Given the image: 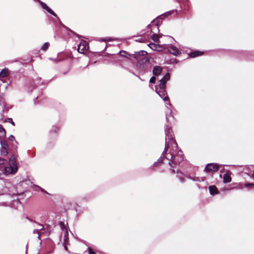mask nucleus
<instances>
[{"instance_id":"f257e3e1","label":"nucleus","mask_w":254,"mask_h":254,"mask_svg":"<svg viewBox=\"0 0 254 254\" xmlns=\"http://www.w3.org/2000/svg\"><path fill=\"white\" fill-rule=\"evenodd\" d=\"M0 143L1 145L0 155L3 156H6L9 152H10L11 150L16 151L18 144L12 135L9 136L8 140L0 139Z\"/></svg>"},{"instance_id":"f03ea898","label":"nucleus","mask_w":254,"mask_h":254,"mask_svg":"<svg viewBox=\"0 0 254 254\" xmlns=\"http://www.w3.org/2000/svg\"><path fill=\"white\" fill-rule=\"evenodd\" d=\"M170 78V74L169 73H166L163 77L159 80V84L155 86V91L165 102H167L166 104H168L170 107H171L166 90V84L167 82L169 80Z\"/></svg>"},{"instance_id":"7ed1b4c3","label":"nucleus","mask_w":254,"mask_h":254,"mask_svg":"<svg viewBox=\"0 0 254 254\" xmlns=\"http://www.w3.org/2000/svg\"><path fill=\"white\" fill-rule=\"evenodd\" d=\"M184 154L181 150L177 151V153H169L167 156H165L167 163L171 167V171L172 174L175 173L174 169L175 167L179 165L184 160Z\"/></svg>"},{"instance_id":"20e7f679","label":"nucleus","mask_w":254,"mask_h":254,"mask_svg":"<svg viewBox=\"0 0 254 254\" xmlns=\"http://www.w3.org/2000/svg\"><path fill=\"white\" fill-rule=\"evenodd\" d=\"M7 160L0 157V169H4L5 173L14 174L18 170L17 163L13 155L11 156L8 160V165L6 166Z\"/></svg>"},{"instance_id":"39448f33","label":"nucleus","mask_w":254,"mask_h":254,"mask_svg":"<svg viewBox=\"0 0 254 254\" xmlns=\"http://www.w3.org/2000/svg\"><path fill=\"white\" fill-rule=\"evenodd\" d=\"M165 140H168L172 141V146L173 147L178 148V144L176 141L174 140V134L173 132L172 128L166 125L165 127Z\"/></svg>"},{"instance_id":"423d86ee","label":"nucleus","mask_w":254,"mask_h":254,"mask_svg":"<svg viewBox=\"0 0 254 254\" xmlns=\"http://www.w3.org/2000/svg\"><path fill=\"white\" fill-rule=\"evenodd\" d=\"M161 18L160 17H158L156 20H153L151 25H148L147 26V28L150 29V32H152V31L154 29L156 28L158 32H159V27L158 26L160 22H161Z\"/></svg>"},{"instance_id":"0eeeda50","label":"nucleus","mask_w":254,"mask_h":254,"mask_svg":"<svg viewBox=\"0 0 254 254\" xmlns=\"http://www.w3.org/2000/svg\"><path fill=\"white\" fill-rule=\"evenodd\" d=\"M220 165L217 163H209L205 168L206 172H213L217 171L219 168Z\"/></svg>"},{"instance_id":"6e6552de","label":"nucleus","mask_w":254,"mask_h":254,"mask_svg":"<svg viewBox=\"0 0 254 254\" xmlns=\"http://www.w3.org/2000/svg\"><path fill=\"white\" fill-rule=\"evenodd\" d=\"M88 49V43L86 41H82L78 46L77 51L79 53L83 54Z\"/></svg>"},{"instance_id":"1a4fd4ad","label":"nucleus","mask_w":254,"mask_h":254,"mask_svg":"<svg viewBox=\"0 0 254 254\" xmlns=\"http://www.w3.org/2000/svg\"><path fill=\"white\" fill-rule=\"evenodd\" d=\"M167 49L169 52L174 56H177L178 55L181 53L179 50L176 47L173 45L171 44L168 45Z\"/></svg>"},{"instance_id":"9d476101","label":"nucleus","mask_w":254,"mask_h":254,"mask_svg":"<svg viewBox=\"0 0 254 254\" xmlns=\"http://www.w3.org/2000/svg\"><path fill=\"white\" fill-rule=\"evenodd\" d=\"M161 163L164 164L167 163V162L165 158V156H164V153L162 154L161 157L158 159V160L156 162H155L154 163V164L150 167V168H153V167L157 166L158 164Z\"/></svg>"},{"instance_id":"9b49d317","label":"nucleus","mask_w":254,"mask_h":254,"mask_svg":"<svg viewBox=\"0 0 254 254\" xmlns=\"http://www.w3.org/2000/svg\"><path fill=\"white\" fill-rule=\"evenodd\" d=\"M43 9L46 10L48 12L51 14L53 16L57 17V14L44 2L41 1L39 3Z\"/></svg>"},{"instance_id":"f8f14e48","label":"nucleus","mask_w":254,"mask_h":254,"mask_svg":"<svg viewBox=\"0 0 254 254\" xmlns=\"http://www.w3.org/2000/svg\"><path fill=\"white\" fill-rule=\"evenodd\" d=\"M209 191L210 193L212 195L219 193V191L217 188L215 186H209Z\"/></svg>"},{"instance_id":"ddd939ff","label":"nucleus","mask_w":254,"mask_h":254,"mask_svg":"<svg viewBox=\"0 0 254 254\" xmlns=\"http://www.w3.org/2000/svg\"><path fill=\"white\" fill-rule=\"evenodd\" d=\"M162 67L160 66H155L153 69V74L154 75L158 76L161 74L162 71Z\"/></svg>"},{"instance_id":"4468645a","label":"nucleus","mask_w":254,"mask_h":254,"mask_svg":"<svg viewBox=\"0 0 254 254\" xmlns=\"http://www.w3.org/2000/svg\"><path fill=\"white\" fill-rule=\"evenodd\" d=\"M10 71L7 68H4L0 72V77H5L9 75Z\"/></svg>"},{"instance_id":"2eb2a0df","label":"nucleus","mask_w":254,"mask_h":254,"mask_svg":"<svg viewBox=\"0 0 254 254\" xmlns=\"http://www.w3.org/2000/svg\"><path fill=\"white\" fill-rule=\"evenodd\" d=\"M203 52H200V51H194L190 53V58H195L197 56H201L203 54Z\"/></svg>"},{"instance_id":"dca6fc26","label":"nucleus","mask_w":254,"mask_h":254,"mask_svg":"<svg viewBox=\"0 0 254 254\" xmlns=\"http://www.w3.org/2000/svg\"><path fill=\"white\" fill-rule=\"evenodd\" d=\"M232 179L230 176L227 174H225L223 176V182L225 184L231 182Z\"/></svg>"},{"instance_id":"f3484780","label":"nucleus","mask_w":254,"mask_h":254,"mask_svg":"<svg viewBox=\"0 0 254 254\" xmlns=\"http://www.w3.org/2000/svg\"><path fill=\"white\" fill-rule=\"evenodd\" d=\"M169 141L168 140H165V149L162 153H164V156H167L168 153H166L169 147Z\"/></svg>"},{"instance_id":"a211bd4d","label":"nucleus","mask_w":254,"mask_h":254,"mask_svg":"<svg viewBox=\"0 0 254 254\" xmlns=\"http://www.w3.org/2000/svg\"><path fill=\"white\" fill-rule=\"evenodd\" d=\"M37 224L38 225H39L40 226H41V228H40L39 229H34L33 230V233L34 234H35V233H37L38 234V238L39 239H40V231L42 230V229H43L44 228V227L43 226V225L40 223H37Z\"/></svg>"},{"instance_id":"6ab92c4d","label":"nucleus","mask_w":254,"mask_h":254,"mask_svg":"<svg viewBox=\"0 0 254 254\" xmlns=\"http://www.w3.org/2000/svg\"><path fill=\"white\" fill-rule=\"evenodd\" d=\"M5 131L4 128H3L1 126H0V139L4 137L5 136Z\"/></svg>"},{"instance_id":"aec40b11","label":"nucleus","mask_w":254,"mask_h":254,"mask_svg":"<svg viewBox=\"0 0 254 254\" xmlns=\"http://www.w3.org/2000/svg\"><path fill=\"white\" fill-rule=\"evenodd\" d=\"M151 38L154 42L156 43L159 42V37L157 34L155 33L153 34V35L151 36Z\"/></svg>"},{"instance_id":"412c9836","label":"nucleus","mask_w":254,"mask_h":254,"mask_svg":"<svg viewBox=\"0 0 254 254\" xmlns=\"http://www.w3.org/2000/svg\"><path fill=\"white\" fill-rule=\"evenodd\" d=\"M50 46V43L48 42H46L44 44V45L41 47V50L43 51H46L49 48Z\"/></svg>"},{"instance_id":"4be33fe9","label":"nucleus","mask_w":254,"mask_h":254,"mask_svg":"<svg viewBox=\"0 0 254 254\" xmlns=\"http://www.w3.org/2000/svg\"><path fill=\"white\" fill-rule=\"evenodd\" d=\"M177 173L178 174L177 177L179 179L180 182L184 183L185 182V180L182 177V173L181 172H179V171H177Z\"/></svg>"},{"instance_id":"5701e85b","label":"nucleus","mask_w":254,"mask_h":254,"mask_svg":"<svg viewBox=\"0 0 254 254\" xmlns=\"http://www.w3.org/2000/svg\"><path fill=\"white\" fill-rule=\"evenodd\" d=\"M136 53L138 55L145 56L147 54V52H146L145 51L141 50L138 52H136Z\"/></svg>"},{"instance_id":"b1692460","label":"nucleus","mask_w":254,"mask_h":254,"mask_svg":"<svg viewBox=\"0 0 254 254\" xmlns=\"http://www.w3.org/2000/svg\"><path fill=\"white\" fill-rule=\"evenodd\" d=\"M149 47L152 50H155L157 48V45L154 43H150L148 45Z\"/></svg>"},{"instance_id":"393cba45","label":"nucleus","mask_w":254,"mask_h":254,"mask_svg":"<svg viewBox=\"0 0 254 254\" xmlns=\"http://www.w3.org/2000/svg\"><path fill=\"white\" fill-rule=\"evenodd\" d=\"M253 186H254V184L252 183H248L245 184V187L247 188H250Z\"/></svg>"},{"instance_id":"a878e982","label":"nucleus","mask_w":254,"mask_h":254,"mask_svg":"<svg viewBox=\"0 0 254 254\" xmlns=\"http://www.w3.org/2000/svg\"><path fill=\"white\" fill-rule=\"evenodd\" d=\"M205 180V177H196L195 181L196 182H202Z\"/></svg>"},{"instance_id":"bb28decb","label":"nucleus","mask_w":254,"mask_h":254,"mask_svg":"<svg viewBox=\"0 0 254 254\" xmlns=\"http://www.w3.org/2000/svg\"><path fill=\"white\" fill-rule=\"evenodd\" d=\"M155 80H156V77L155 76H152L150 79L149 82L151 83H154L155 82Z\"/></svg>"},{"instance_id":"cd10ccee","label":"nucleus","mask_w":254,"mask_h":254,"mask_svg":"<svg viewBox=\"0 0 254 254\" xmlns=\"http://www.w3.org/2000/svg\"><path fill=\"white\" fill-rule=\"evenodd\" d=\"M88 251L89 252V254H96V253L93 251V250L90 247L88 248Z\"/></svg>"},{"instance_id":"c85d7f7f","label":"nucleus","mask_w":254,"mask_h":254,"mask_svg":"<svg viewBox=\"0 0 254 254\" xmlns=\"http://www.w3.org/2000/svg\"><path fill=\"white\" fill-rule=\"evenodd\" d=\"M120 54L122 56L126 57V55L127 54V53L126 51H122L120 52Z\"/></svg>"},{"instance_id":"c756f323","label":"nucleus","mask_w":254,"mask_h":254,"mask_svg":"<svg viewBox=\"0 0 254 254\" xmlns=\"http://www.w3.org/2000/svg\"><path fill=\"white\" fill-rule=\"evenodd\" d=\"M101 41H111L112 39L111 38H107L105 39H103L101 40Z\"/></svg>"},{"instance_id":"7c9ffc66","label":"nucleus","mask_w":254,"mask_h":254,"mask_svg":"<svg viewBox=\"0 0 254 254\" xmlns=\"http://www.w3.org/2000/svg\"><path fill=\"white\" fill-rule=\"evenodd\" d=\"M38 188L40 189V190L44 192H45V193H46L48 194V192H47V191H46V190H44L43 189H42V188H41V187H38Z\"/></svg>"},{"instance_id":"2f4dec72","label":"nucleus","mask_w":254,"mask_h":254,"mask_svg":"<svg viewBox=\"0 0 254 254\" xmlns=\"http://www.w3.org/2000/svg\"><path fill=\"white\" fill-rule=\"evenodd\" d=\"M237 187L236 186V187H233V188H229V189H226V190H233V189H236V188H237Z\"/></svg>"},{"instance_id":"473e14b6","label":"nucleus","mask_w":254,"mask_h":254,"mask_svg":"<svg viewBox=\"0 0 254 254\" xmlns=\"http://www.w3.org/2000/svg\"><path fill=\"white\" fill-rule=\"evenodd\" d=\"M189 178H190V179L192 180L193 181H195V180H196V177L195 178H193V177H191L190 176H189Z\"/></svg>"},{"instance_id":"72a5a7b5","label":"nucleus","mask_w":254,"mask_h":254,"mask_svg":"<svg viewBox=\"0 0 254 254\" xmlns=\"http://www.w3.org/2000/svg\"><path fill=\"white\" fill-rule=\"evenodd\" d=\"M8 120H10V122L13 126H14V123L12 121V119L9 118Z\"/></svg>"},{"instance_id":"f704fd0d","label":"nucleus","mask_w":254,"mask_h":254,"mask_svg":"<svg viewBox=\"0 0 254 254\" xmlns=\"http://www.w3.org/2000/svg\"><path fill=\"white\" fill-rule=\"evenodd\" d=\"M55 132H57L59 130V128L57 127H55Z\"/></svg>"},{"instance_id":"c9c22d12","label":"nucleus","mask_w":254,"mask_h":254,"mask_svg":"<svg viewBox=\"0 0 254 254\" xmlns=\"http://www.w3.org/2000/svg\"><path fill=\"white\" fill-rule=\"evenodd\" d=\"M33 0L37 1L39 3H40V2L42 1L40 0Z\"/></svg>"},{"instance_id":"e433bc0d","label":"nucleus","mask_w":254,"mask_h":254,"mask_svg":"<svg viewBox=\"0 0 254 254\" xmlns=\"http://www.w3.org/2000/svg\"><path fill=\"white\" fill-rule=\"evenodd\" d=\"M26 218H27L29 221H32V220L31 219H30L29 218H28V217H26Z\"/></svg>"},{"instance_id":"4c0bfd02","label":"nucleus","mask_w":254,"mask_h":254,"mask_svg":"<svg viewBox=\"0 0 254 254\" xmlns=\"http://www.w3.org/2000/svg\"><path fill=\"white\" fill-rule=\"evenodd\" d=\"M252 177H253V179H254V172L252 174Z\"/></svg>"},{"instance_id":"58836bf2","label":"nucleus","mask_w":254,"mask_h":254,"mask_svg":"<svg viewBox=\"0 0 254 254\" xmlns=\"http://www.w3.org/2000/svg\"><path fill=\"white\" fill-rule=\"evenodd\" d=\"M64 249H65V250H67V247L65 246V247H64Z\"/></svg>"},{"instance_id":"ea45409f","label":"nucleus","mask_w":254,"mask_h":254,"mask_svg":"<svg viewBox=\"0 0 254 254\" xmlns=\"http://www.w3.org/2000/svg\"><path fill=\"white\" fill-rule=\"evenodd\" d=\"M138 77H139V79L142 80L141 78L140 77H139V76H138Z\"/></svg>"},{"instance_id":"a19ab883","label":"nucleus","mask_w":254,"mask_h":254,"mask_svg":"<svg viewBox=\"0 0 254 254\" xmlns=\"http://www.w3.org/2000/svg\"><path fill=\"white\" fill-rule=\"evenodd\" d=\"M0 81H1V82H3V80H2V79H0Z\"/></svg>"}]
</instances>
